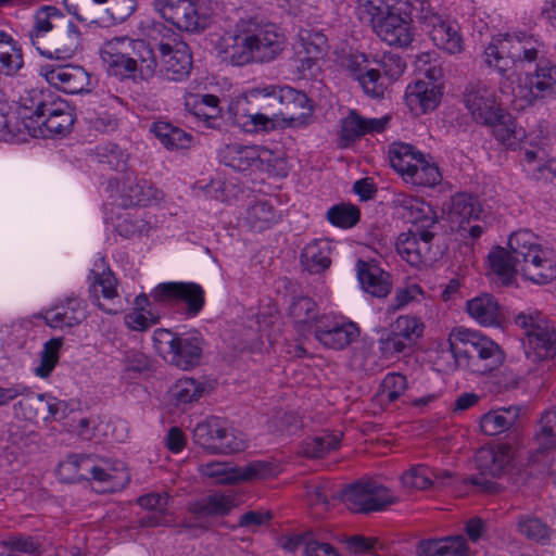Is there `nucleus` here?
Returning <instances> with one entry per match:
<instances>
[{"instance_id":"f257e3e1","label":"nucleus","mask_w":556,"mask_h":556,"mask_svg":"<svg viewBox=\"0 0 556 556\" xmlns=\"http://www.w3.org/2000/svg\"><path fill=\"white\" fill-rule=\"evenodd\" d=\"M545 56L544 42L526 33L493 38L483 52L484 63L500 74L514 67L528 70L534 64L535 72L529 77V84L535 98L556 96V63L551 64Z\"/></svg>"},{"instance_id":"f03ea898","label":"nucleus","mask_w":556,"mask_h":556,"mask_svg":"<svg viewBox=\"0 0 556 556\" xmlns=\"http://www.w3.org/2000/svg\"><path fill=\"white\" fill-rule=\"evenodd\" d=\"M543 251L530 231H518L508 239V249L493 248L488 254L489 276L498 286L509 287L518 274L545 285L556 278L553 261L543 256Z\"/></svg>"},{"instance_id":"7ed1b4c3","label":"nucleus","mask_w":556,"mask_h":556,"mask_svg":"<svg viewBox=\"0 0 556 556\" xmlns=\"http://www.w3.org/2000/svg\"><path fill=\"white\" fill-rule=\"evenodd\" d=\"M286 46L287 37L277 25L249 16L240 18L233 31L223 38L220 54L233 66L264 64L277 60Z\"/></svg>"},{"instance_id":"20e7f679","label":"nucleus","mask_w":556,"mask_h":556,"mask_svg":"<svg viewBox=\"0 0 556 556\" xmlns=\"http://www.w3.org/2000/svg\"><path fill=\"white\" fill-rule=\"evenodd\" d=\"M55 472L65 483L91 482L99 493L117 492L130 481L123 462L93 454L71 453L59 463Z\"/></svg>"},{"instance_id":"39448f33","label":"nucleus","mask_w":556,"mask_h":556,"mask_svg":"<svg viewBox=\"0 0 556 556\" xmlns=\"http://www.w3.org/2000/svg\"><path fill=\"white\" fill-rule=\"evenodd\" d=\"M410 0H357L358 18L371 25L390 46L406 47L413 40L409 22L416 21Z\"/></svg>"},{"instance_id":"423d86ee","label":"nucleus","mask_w":556,"mask_h":556,"mask_svg":"<svg viewBox=\"0 0 556 556\" xmlns=\"http://www.w3.org/2000/svg\"><path fill=\"white\" fill-rule=\"evenodd\" d=\"M448 350L456 368L476 375H486L505 361V352L491 338L480 331L464 327L455 328L448 337Z\"/></svg>"},{"instance_id":"0eeeda50","label":"nucleus","mask_w":556,"mask_h":556,"mask_svg":"<svg viewBox=\"0 0 556 556\" xmlns=\"http://www.w3.org/2000/svg\"><path fill=\"white\" fill-rule=\"evenodd\" d=\"M409 3L415 5L416 21L420 23L439 49L451 54L463 50V38L455 21L445 20L434 12L428 0H410Z\"/></svg>"},{"instance_id":"6e6552de","label":"nucleus","mask_w":556,"mask_h":556,"mask_svg":"<svg viewBox=\"0 0 556 556\" xmlns=\"http://www.w3.org/2000/svg\"><path fill=\"white\" fill-rule=\"evenodd\" d=\"M153 5L163 22L153 23L148 45L160 63V74L172 79L169 74L174 73V0H153Z\"/></svg>"},{"instance_id":"1a4fd4ad","label":"nucleus","mask_w":556,"mask_h":556,"mask_svg":"<svg viewBox=\"0 0 556 556\" xmlns=\"http://www.w3.org/2000/svg\"><path fill=\"white\" fill-rule=\"evenodd\" d=\"M341 498L348 509L358 514L379 511L396 503L389 489L374 480L357 481L341 491Z\"/></svg>"},{"instance_id":"9d476101","label":"nucleus","mask_w":556,"mask_h":556,"mask_svg":"<svg viewBox=\"0 0 556 556\" xmlns=\"http://www.w3.org/2000/svg\"><path fill=\"white\" fill-rule=\"evenodd\" d=\"M516 325L525 329L528 341L527 357L533 361L553 358L556 355V329L540 315L519 314Z\"/></svg>"},{"instance_id":"9b49d317","label":"nucleus","mask_w":556,"mask_h":556,"mask_svg":"<svg viewBox=\"0 0 556 556\" xmlns=\"http://www.w3.org/2000/svg\"><path fill=\"white\" fill-rule=\"evenodd\" d=\"M481 205L477 197L468 193H457L451 199L448 220L451 228L463 240L479 239L484 231L480 224H471L480 218Z\"/></svg>"},{"instance_id":"f8f14e48","label":"nucleus","mask_w":556,"mask_h":556,"mask_svg":"<svg viewBox=\"0 0 556 556\" xmlns=\"http://www.w3.org/2000/svg\"><path fill=\"white\" fill-rule=\"evenodd\" d=\"M439 231L409 229L402 232L395 242L396 251L412 266L434 262L437 253L432 251V245Z\"/></svg>"},{"instance_id":"ddd939ff","label":"nucleus","mask_w":556,"mask_h":556,"mask_svg":"<svg viewBox=\"0 0 556 556\" xmlns=\"http://www.w3.org/2000/svg\"><path fill=\"white\" fill-rule=\"evenodd\" d=\"M81 48L83 30L77 22L68 16L38 52L51 60L67 61Z\"/></svg>"},{"instance_id":"4468645a","label":"nucleus","mask_w":556,"mask_h":556,"mask_svg":"<svg viewBox=\"0 0 556 556\" xmlns=\"http://www.w3.org/2000/svg\"><path fill=\"white\" fill-rule=\"evenodd\" d=\"M391 203L397 215L413 224L415 229L440 230L435 210L424 199L400 192L393 195Z\"/></svg>"},{"instance_id":"2eb2a0df","label":"nucleus","mask_w":556,"mask_h":556,"mask_svg":"<svg viewBox=\"0 0 556 556\" xmlns=\"http://www.w3.org/2000/svg\"><path fill=\"white\" fill-rule=\"evenodd\" d=\"M359 334L358 328L352 321L342 317L323 315L314 324V337L324 346L342 350Z\"/></svg>"},{"instance_id":"dca6fc26","label":"nucleus","mask_w":556,"mask_h":556,"mask_svg":"<svg viewBox=\"0 0 556 556\" xmlns=\"http://www.w3.org/2000/svg\"><path fill=\"white\" fill-rule=\"evenodd\" d=\"M194 437L211 454H232L245 448V439L235 431L212 425L204 420L194 429Z\"/></svg>"},{"instance_id":"f3484780","label":"nucleus","mask_w":556,"mask_h":556,"mask_svg":"<svg viewBox=\"0 0 556 556\" xmlns=\"http://www.w3.org/2000/svg\"><path fill=\"white\" fill-rule=\"evenodd\" d=\"M463 98L472 118L483 125L496 121V114L502 110L494 90L481 80L469 83Z\"/></svg>"},{"instance_id":"a211bd4d","label":"nucleus","mask_w":556,"mask_h":556,"mask_svg":"<svg viewBox=\"0 0 556 556\" xmlns=\"http://www.w3.org/2000/svg\"><path fill=\"white\" fill-rule=\"evenodd\" d=\"M39 119H36L34 136H64L71 131L74 124V115L65 102L40 103L37 106Z\"/></svg>"},{"instance_id":"6ab92c4d","label":"nucleus","mask_w":556,"mask_h":556,"mask_svg":"<svg viewBox=\"0 0 556 556\" xmlns=\"http://www.w3.org/2000/svg\"><path fill=\"white\" fill-rule=\"evenodd\" d=\"M39 74L49 85L66 93L88 90L90 77L81 66L45 64L40 66Z\"/></svg>"},{"instance_id":"aec40b11","label":"nucleus","mask_w":556,"mask_h":556,"mask_svg":"<svg viewBox=\"0 0 556 556\" xmlns=\"http://www.w3.org/2000/svg\"><path fill=\"white\" fill-rule=\"evenodd\" d=\"M223 164L238 172L262 168L263 164L271 166L270 152L255 146L228 144L219 151Z\"/></svg>"},{"instance_id":"412c9836","label":"nucleus","mask_w":556,"mask_h":556,"mask_svg":"<svg viewBox=\"0 0 556 556\" xmlns=\"http://www.w3.org/2000/svg\"><path fill=\"white\" fill-rule=\"evenodd\" d=\"M109 48H119L124 54L131 58L139 66V79L148 80L153 75L160 73V63L154 55L153 50L142 39H131L128 37L113 38Z\"/></svg>"},{"instance_id":"4be33fe9","label":"nucleus","mask_w":556,"mask_h":556,"mask_svg":"<svg viewBox=\"0 0 556 556\" xmlns=\"http://www.w3.org/2000/svg\"><path fill=\"white\" fill-rule=\"evenodd\" d=\"M87 318L86 304L76 296H68L43 314L46 324L59 330H70L80 325Z\"/></svg>"},{"instance_id":"5701e85b","label":"nucleus","mask_w":556,"mask_h":556,"mask_svg":"<svg viewBox=\"0 0 556 556\" xmlns=\"http://www.w3.org/2000/svg\"><path fill=\"white\" fill-rule=\"evenodd\" d=\"M67 17L68 15L54 5H42L35 11L33 26L29 30V39L37 51Z\"/></svg>"},{"instance_id":"b1692460","label":"nucleus","mask_w":556,"mask_h":556,"mask_svg":"<svg viewBox=\"0 0 556 556\" xmlns=\"http://www.w3.org/2000/svg\"><path fill=\"white\" fill-rule=\"evenodd\" d=\"M444 86L428 84L426 80H415L405 91V101L410 112L416 115L433 111L441 102Z\"/></svg>"},{"instance_id":"393cba45","label":"nucleus","mask_w":556,"mask_h":556,"mask_svg":"<svg viewBox=\"0 0 556 556\" xmlns=\"http://www.w3.org/2000/svg\"><path fill=\"white\" fill-rule=\"evenodd\" d=\"M281 112L280 117L293 126L307 125L312 114L313 105L307 96L289 86L281 88Z\"/></svg>"},{"instance_id":"a878e982","label":"nucleus","mask_w":556,"mask_h":556,"mask_svg":"<svg viewBox=\"0 0 556 556\" xmlns=\"http://www.w3.org/2000/svg\"><path fill=\"white\" fill-rule=\"evenodd\" d=\"M388 118H366L355 110L342 119L340 147L348 148L366 134L380 132L384 129Z\"/></svg>"},{"instance_id":"bb28decb","label":"nucleus","mask_w":556,"mask_h":556,"mask_svg":"<svg viewBox=\"0 0 556 556\" xmlns=\"http://www.w3.org/2000/svg\"><path fill=\"white\" fill-rule=\"evenodd\" d=\"M93 282L90 286L89 292L93 298V303L106 314H118L123 307L118 299L116 290V279L111 270L101 274L91 273Z\"/></svg>"},{"instance_id":"cd10ccee","label":"nucleus","mask_w":556,"mask_h":556,"mask_svg":"<svg viewBox=\"0 0 556 556\" xmlns=\"http://www.w3.org/2000/svg\"><path fill=\"white\" fill-rule=\"evenodd\" d=\"M281 88L279 86H268L265 88H256L251 91L252 104L257 108L264 131L275 129L274 119L280 117L281 112Z\"/></svg>"},{"instance_id":"c85d7f7f","label":"nucleus","mask_w":556,"mask_h":556,"mask_svg":"<svg viewBox=\"0 0 556 556\" xmlns=\"http://www.w3.org/2000/svg\"><path fill=\"white\" fill-rule=\"evenodd\" d=\"M357 279L362 289L377 298L387 296L392 287L391 275L378 265L358 260L356 263Z\"/></svg>"},{"instance_id":"c756f323","label":"nucleus","mask_w":556,"mask_h":556,"mask_svg":"<svg viewBox=\"0 0 556 556\" xmlns=\"http://www.w3.org/2000/svg\"><path fill=\"white\" fill-rule=\"evenodd\" d=\"M184 105L187 112L201 118L207 128H220L222 108L214 94H186Z\"/></svg>"},{"instance_id":"7c9ffc66","label":"nucleus","mask_w":556,"mask_h":556,"mask_svg":"<svg viewBox=\"0 0 556 556\" xmlns=\"http://www.w3.org/2000/svg\"><path fill=\"white\" fill-rule=\"evenodd\" d=\"M233 124L242 128L245 132L264 131L257 108L252 104L251 91L233 98L228 106Z\"/></svg>"},{"instance_id":"2f4dec72","label":"nucleus","mask_w":556,"mask_h":556,"mask_svg":"<svg viewBox=\"0 0 556 556\" xmlns=\"http://www.w3.org/2000/svg\"><path fill=\"white\" fill-rule=\"evenodd\" d=\"M513 457L507 444L489 445L476 454V464L483 476L500 477L510 464Z\"/></svg>"},{"instance_id":"473e14b6","label":"nucleus","mask_w":556,"mask_h":556,"mask_svg":"<svg viewBox=\"0 0 556 556\" xmlns=\"http://www.w3.org/2000/svg\"><path fill=\"white\" fill-rule=\"evenodd\" d=\"M467 312L482 326H501L505 319L504 311L490 293H482L467 301Z\"/></svg>"},{"instance_id":"72a5a7b5","label":"nucleus","mask_w":556,"mask_h":556,"mask_svg":"<svg viewBox=\"0 0 556 556\" xmlns=\"http://www.w3.org/2000/svg\"><path fill=\"white\" fill-rule=\"evenodd\" d=\"M203 338L199 331L188 333L176 332V368L192 369L200 365L202 358Z\"/></svg>"},{"instance_id":"f704fd0d","label":"nucleus","mask_w":556,"mask_h":556,"mask_svg":"<svg viewBox=\"0 0 556 556\" xmlns=\"http://www.w3.org/2000/svg\"><path fill=\"white\" fill-rule=\"evenodd\" d=\"M168 494L150 493L137 500L138 505L147 513L138 520L141 527L167 526L172 516L167 511Z\"/></svg>"},{"instance_id":"c9c22d12","label":"nucleus","mask_w":556,"mask_h":556,"mask_svg":"<svg viewBox=\"0 0 556 556\" xmlns=\"http://www.w3.org/2000/svg\"><path fill=\"white\" fill-rule=\"evenodd\" d=\"M204 304L205 293L200 285L176 281V314L193 318L200 314Z\"/></svg>"},{"instance_id":"e433bc0d","label":"nucleus","mask_w":556,"mask_h":556,"mask_svg":"<svg viewBox=\"0 0 556 556\" xmlns=\"http://www.w3.org/2000/svg\"><path fill=\"white\" fill-rule=\"evenodd\" d=\"M125 175L126 177L118 197L119 206H146L153 199H156L155 190L150 182L136 177L132 178L129 173Z\"/></svg>"},{"instance_id":"4c0bfd02","label":"nucleus","mask_w":556,"mask_h":556,"mask_svg":"<svg viewBox=\"0 0 556 556\" xmlns=\"http://www.w3.org/2000/svg\"><path fill=\"white\" fill-rule=\"evenodd\" d=\"M484 125L492 127L496 140L509 149H516L527 138L526 130L518 127L516 119L503 110L496 114V121Z\"/></svg>"},{"instance_id":"58836bf2","label":"nucleus","mask_w":556,"mask_h":556,"mask_svg":"<svg viewBox=\"0 0 556 556\" xmlns=\"http://www.w3.org/2000/svg\"><path fill=\"white\" fill-rule=\"evenodd\" d=\"M23 66L21 45L10 34L0 29V75L15 76Z\"/></svg>"},{"instance_id":"ea45409f","label":"nucleus","mask_w":556,"mask_h":556,"mask_svg":"<svg viewBox=\"0 0 556 556\" xmlns=\"http://www.w3.org/2000/svg\"><path fill=\"white\" fill-rule=\"evenodd\" d=\"M467 552L466 540L463 535L446 536L434 540H424L418 543L419 556H462Z\"/></svg>"},{"instance_id":"a19ab883","label":"nucleus","mask_w":556,"mask_h":556,"mask_svg":"<svg viewBox=\"0 0 556 556\" xmlns=\"http://www.w3.org/2000/svg\"><path fill=\"white\" fill-rule=\"evenodd\" d=\"M94 156L97 162L109 170L125 175L131 168L129 152L117 143L106 142L97 146Z\"/></svg>"},{"instance_id":"79ce46f5","label":"nucleus","mask_w":556,"mask_h":556,"mask_svg":"<svg viewBox=\"0 0 556 556\" xmlns=\"http://www.w3.org/2000/svg\"><path fill=\"white\" fill-rule=\"evenodd\" d=\"M416 80L424 79L428 84L444 86V71L441 58L435 52L417 54L413 62Z\"/></svg>"},{"instance_id":"37998d69","label":"nucleus","mask_w":556,"mask_h":556,"mask_svg":"<svg viewBox=\"0 0 556 556\" xmlns=\"http://www.w3.org/2000/svg\"><path fill=\"white\" fill-rule=\"evenodd\" d=\"M103 60L108 71L121 79H139V66L135 61L124 54L119 48H109L104 52Z\"/></svg>"},{"instance_id":"c03bdc74","label":"nucleus","mask_w":556,"mask_h":556,"mask_svg":"<svg viewBox=\"0 0 556 556\" xmlns=\"http://www.w3.org/2000/svg\"><path fill=\"white\" fill-rule=\"evenodd\" d=\"M516 526L520 535L541 545L549 544L555 533L542 519L532 515L518 516Z\"/></svg>"},{"instance_id":"a18cd8bd","label":"nucleus","mask_w":556,"mask_h":556,"mask_svg":"<svg viewBox=\"0 0 556 556\" xmlns=\"http://www.w3.org/2000/svg\"><path fill=\"white\" fill-rule=\"evenodd\" d=\"M301 263L312 274H318L330 266V244L327 240H316L307 244L301 254Z\"/></svg>"},{"instance_id":"49530a36","label":"nucleus","mask_w":556,"mask_h":556,"mask_svg":"<svg viewBox=\"0 0 556 556\" xmlns=\"http://www.w3.org/2000/svg\"><path fill=\"white\" fill-rule=\"evenodd\" d=\"M280 215L271 203L266 200L256 201L247 208L244 222L255 231H263L276 223Z\"/></svg>"},{"instance_id":"de8ad7c7","label":"nucleus","mask_w":556,"mask_h":556,"mask_svg":"<svg viewBox=\"0 0 556 556\" xmlns=\"http://www.w3.org/2000/svg\"><path fill=\"white\" fill-rule=\"evenodd\" d=\"M199 0H176V28L188 33L204 28L205 20L198 11Z\"/></svg>"},{"instance_id":"09e8293b","label":"nucleus","mask_w":556,"mask_h":556,"mask_svg":"<svg viewBox=\"0 0 556 556\" xmlns=\"http://www.w3.org/2000/svg\"><path fill=\"white\" fill-rule=\"evenodd\" d=\"M106 0H66V8L76 21L84 26L97 24L99 16L104 12Z\"/></svg>"},{"instance_id":"8fccbe9b","label":"nucleus","mask_w":556,"mask_h":556,"mask_svg":"<svg viewBox=\"0 0 556 556\" xmlns=\"http://www.w3.org/2000/svg\"><path fill=\"white\" fill-rule=\"evenodd\" d=\"M414 185L433 187L441 181V174L437 165L429 163L425 155L414 163V166L405 174Z\"/></svg>"},{"instance_id":"3c124183","label":"nucleus","mask_w":556,"mask_h":556,"mask_svg":"<svg viewBox=\"0 0 556 556\" xmlns=\"http://www.w3.org/2000/svg\"><path fill=\"white\" fill-rule=\"evenodd\" d=\"M419 155L424 154L407 143H393L390 148L391 165L402 176L414 166Z\"/></svg>"},{"instance_id":"603ef678","label":"nucleus","mask_w":556,"mask_h":556,"mask_svg":"<svg viewBox=\"0 0 556 556\" xmlns=\"http://www.w3.org/2000/svg\"><path fill=\"white\" fill-rule=\"evenodd\" d=\"M200 472L207 478L214 479L218 484L238 483V467L226 462H210L200 465Z\"/></svg>"},{"instance_id":"864d4df0","label":"nucleus","mask_w":556,"mask_h":556,"mask_svg":"<svg viewBox=\"0 0 556 556\" xmlns=\"http://www.w3.org/2000/svg\"><path fill=\"white\" fill-rule=\"evenodd\" d=\"M341 437V432L337 434L325 432L321 435H316L305 443L303 453L307 457L320 458L327 453L338 448Z\"/></svg>"},{"instance_id":"5fc2aeb1","label":"nucleus","mask_w":556,"mask_h":556,"mask_svg":"<svg viewBox=\"0 0 556 556\" xmlns=\"http://www.w3.org/2000/svg\"><path fill=\"white\" fill-rule=\"evenodd\" d=\"M277 475V467L268 460H253L238 467V483L243 481L266 480Z\"/></svg>"},{"instance_id":"6e6d98bb","label":"nucleus","mask_w":556,"mask_h":556,"mask_svg":"<svg viewBox=\"0 0 556 556\" xmlns=\"http://www.w3.org/2000/svg\"><path fill=\"white\" fill-rule=\"evenodd\" d=\"M361 217V212L353 204L341 203L333 205L327 212V219L333 226L340 228H351L355 226Z\"/></svg>"},{"instance_id":"4d7b16f0","label":"nucleus","mask_w":556,"mask_h":556,"mask_svg":"<svg viewBox=\"0 0 556 556\" xmlns=\"http://www.w3.org/2000/svg\"><path fill=\"white\" fill-rule=\"evenodd\" d=\"M63 345V338H52L43 345L41 359L35 372L41 378L48 377L59 361V351Z\"/></svg>"},{"instance_id":"13d9d810","label":"nucleus","mask_w":556,"mask_h":556,"mask_svg":"<svg viewBox=\"0 0 556 556\" xmlns=\"http://www.w3.org/2000/svg\"><path fill=\"white\" fill-rule=\"evenodd\" d=\"M289 315L299 323H308L313 320L315 324L316 319H318L317 305L308 296L294 295L292 296L289 305Z\"/></svg>"},{"instance_id":"bf43d9fd","label":"nucleus","mask_w":556,"mask_h":556,"mask_svg":"<svg viewBox=\"0 0 556 556\" xmlns=\"http://www.w3.org/2000/svg\"><path fill=\"white\" fill-rule=\"evenodd\" d=\"M357 83L367 96L376 99L382 98L387 89L384 77H382L380 68L377 67L370 66L362 74Z\"/></svg>"},{"instance_id":"052dcab7","label":"nucleus","mask_w":556,"mask_h":556,"mask_svg":"<svg viewBox=\"0 0 556 556\" xmlns=\"http://www.w3.org/2000/svg\"><path fill=\"white\" fill-rule=\"evenodd\" d=\"M377 68L383 72L384 79L396 80L406 68V63L401 55L393 52H384L379 59L374 60Z\"/></svg>"},{"instance_id":"680f3d73","label":"nucleus","mask_w":556,"mask_h":556,"mask_svg":"<svg viewBox=\"0 0 556 556\" xmlns=\"http://www.w3.org/2000/svg\"><path fill=\"white\" fill-rule=\"evenodd\" d=\"M303 53L311 59H323L327 53V38L319 31H306L300 35Z\"/></svg>"},{"instance_id":"e2e57ef3","label":"nucleus","mask_w":556,"mask_h":556,"mask_svg":"<svg viewBox=\"0 0 556 556\" xmlns=\"http://www.w3.org/2000/svg\"><path fill=\"white\" fill-rule=\"evenodd\" d=\"M50 104L42 99V93L33 91L28 96L22 98V118L25 121V126L30 130H36V119H39L38 112H36L39 104Z\"/></svg>"},{"instance_id":"0e129e2a","label":"nucleus","mask_w":556,"mask_h":556,"mask_svg":"<svg viewBox=\"0 0 556 556\" xmlns=\"http://www.w3.org/2000/svg\"><path fill=\"white\" fill-rule=\"evenodd\" d=\"M231 509V501L222 494H213L205 497L200 504L197 511L207 516H225Z\"/></svg>"},{"instance_id":"69168bd1","label":"nucleus","mask_w":556,"mask_h":556,"mask_svg":"<svg viewBox=\"0 0 556 556\" xmlns=\"http://www.w3.org/2000/svg\"><path fill=\"white\" fill-rule=\"evenodd\" d=\"M431 470L425 465H418L402 476V483L406 488L425 490L432 485Z\"/></svg>"},{"instance_id":"338daca9","label":"nucleus","mask_w":556,"mask_h":556,"mask_svg":"<svg viewBox=\"0 0 556 556\" xmlns=\"http://www.w3.org/2000/svg\"><path fill=\"white\" fill-rule=\"evenodd\" d=\"M409 344L422 336L424 324L414 316H400L395 321V330Z\"/></svg>"},{"instance_id":"774afa93","label":"nucleus","mask_w":556,"mask_h":556,"mask_svg":"<svg viewBox=\"0 0 556 556\" xmlns=\"http://www.w3.org/2000/svg\"><path fill=\"white\" fill-rule=\"evenodd\" d=\"M542 425L536 433L539 447L538 453H543L555 446L556 444V419H540Z\"/></svg>"}]
</instances>
